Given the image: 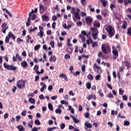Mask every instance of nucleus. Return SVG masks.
<instances>
[{
	"instance_id": "f257e3e1",
	"label": "nucleus",
	"mask_w": 131,
	"mask_h": 131,
	"mask_svg": "<svg viewBox=\"0 0 131 131\" xmlns=\"http://www.w3.org/2000/svg\"><path fill=\"white\" fill-rule=\"evenodd\" d=\"M71 13L73 15V18L74 21H76V19L80 20V15H79V12H80V9L76 7H72L70 6H68L67 7V10L69 11L71 10Z\"/></svg>"
},
{
	"instance_id": "f03ea898",
	"label": "nucleus",
	"mask_w": 131,
	"mask_h": 131,
	"mask_svg": "<svg viewBox=\"0 0 131 131\" xmlns=\"http://www.w3.org/2000/svg\"><path fill=\"white\" fill-rule=\"evenodd\" d=\"M105 30L108 32L110 37H112L114 36V34H115V31L113 27H112L111 25L107 26Z\"/></svg>"
},
{
	"instance_id": "7ed1b4c3",
	"label": "nucleus",
	"mask_w": 131,
	"mask_h": 131,
	"mask_svg": "<svg viewBox=\"0 0 131 131\" xmlns=\"http://www.w3.org/2000/svg\"><path fill=\"white\" fill-rule=\"evenodd\" d=\"M90 29L91 31H93L92 33V35L93 36L94 39H97V38H98V36H97V35H98V33H99L98 30L94 28H91Z\"/></svg>"
},
{
	"instance_id": "20e7f679",
	"label": "nucleus",
	"mask_w": 131,
	"mask_h": 131,
	"mask_svg": "<svg viewBox=\"0 0 131 131\" xmlns=\"http://www.w3.org/2000/svg\"><path fill=\"white\" fill-rule=\"evenodd\" d=\"M101 50L104 54H107V50L110 51V46L108 44H102L101 46Z\"/></svg>"
},
{
	"instance_id": "39448f33",
	"label": "nucleus",
	"mask_w": 131,
	"mask_h": 131,
	"mask_svg": "<svg viewBox=\"0 0 131 131\" xmlns=\"http://www.w3.org/2000/svg\"><path fill=\"white\" fill-rule=\"evenodd\" d=\"M17 85L18 89H24L25 88V82H24V80H19L17 82Z\"/></svg>"
},
{
	"instance_id": "423d86ee",
	"label": "nucleus",
	"mask_w": 131,
	"mask_h": 131,
	"mask_svg": "<svg viewBox=\"0 0 131 131\" xmlns=\"http://www.w3.org/2000/svg\"><path fill=\"white\" fill-rule=\"evenodd\" d=\"M4 67L7 70H16L17 69V67L14 66L7 65L6 62L4 63Z\"/></svg>"
},
{
	"instance_id": "0eeeda50",
	"label": "nucleus",
	"mask_w": 131,
	"mask_h": 131,
	"mask_svg": "<svg viewBox=\"0 0 131 131\" xmlns=\"http://www.w3.org/2000/svg\"><path fill=\"white\" fill-rule=\"evenodd\" d=\"M93 69L95 72H97L99 74H101L102 73V70H101V68L97 65V63H94L93 66Z\"/></svg>"
},
{
	"instance_id": "6e6552de",
	"label": "nucleus",
	"mask_w": 131,
	"mask_h": 131,
	"mask_svg": "<svg viewBox=\"0 0 131 131\" xmlns=\"http://www.w3.org/2000/svg\"><path fill=\"white\" fill-rule=\"evenodd\" d=\"M7 25L8 24L6 22H5L4 24L2 25L1 27L2 28V32L3 33H6L7 29H8L9 27H7Z\"/></svg>"
},
{
	"instance_id": "1a4fd4ad",
	"label": "nucleus",
	"mask_w": 131,
	"mask_h": 131,
	"mask_svg": "<svg viewBox=\"0 0 131 131\" xmlns=\"http://www.w3.org/2000/svg\"><path fill=\"white\" fill-rule=\"evenodd\" d=\"M88 99V101L90 100H92V99H94V100H96V96L94 94H90L88 97H86Z\"/></svg>"
},
{
	"instance_id": "9d476101",
	"label": "nucleus",
	"mask_w": 131,
	"mask_h": 131,
	"mask_svg": "<svg viewBox=\"0 0 131 131\" xmlns=\"http://www.w3.org/2000/svg\"><path fill=\"white\" fill-rule=\"evenodd\" d=\"M85 20L87 23H92L93 22V18L91 16H86Z\"/></svg>"
},
{
	"instance_id": "9b49d317",
	"label": "nucleus",
	"mask_w": 131,
	"mask_h": 131,
	"mask_svg": "<svg viewBox=\"0 0 131 131\" xmlns=\"http://www.w3.org/2000/svg\"><path fill=\"white\" fill-rule=\"evenodd\" d=\"M112 52L113 54L114 55V59L116 60V59L117 58V57H118V52L116 50H114Z\"/></svg>"
},
{
	"instance_id": "f8f14e48",
	"label": "nucleus",
	"mask_w": 131,
	"mask_h": 131,
	"mask_svg": "<svg viewBox=\"0 0 131 131\" xmlns=\"http://www.w3.org/2000/svg\"><path fill=\"white\" fill-rule=\"evenodd\" d=\"M59 77L61 78V77H63L64 79V80H66V81H67L68 80V78L67 77V76H66V75H65L64 74H60L59 75Z\"/></svg>"
},
{
	"instance_id": "ddd939ff",
	"label": "nucleus",
	"mask_w": 131,
	"mask_h": 131,
	"mask_svg": "<svg viewBox=\"0 0 131 131\" xmlns=\"http://www.w3.org/2000/svg\"><path fill=\"white\" fill-rule=\"evenodd\" d=\"M40 85H42V86L40 89V92H43V90H45V89H47V85L43 82H41Z\"/></svg>"
},
{
	"instance_id": "4468645a",
	"label": "nucleus",
	"mask_w": 131,
	"mask_h": 131,
	"mask_svg": "<svg viewBox=\"0 0 131 131\" xmlns=\"http://www.w3.org/2000/svg\"><path fill=\"white\" fill-rule=\"evenodd\" d=\"M8 36L9 37V38H12V39H13V40H15L16 39V37H15V35L12 33V32H10L8 34Z\"/></svg>"
},
{
	"instance_id": "2eb2a0df",
	"label": "nucleus",
	"mask_w": 131,
	"mask_h": 131,
	"mask_svg": "<svg viewBox=\"0 0 131 131\" xmlns=\"http://www.w3.org/2000/svg\"><path fill=\"white\" fill-rule=\"evenodd\" d=\"M16 128L18 129V131H25V128L21 125L17 126Z\"/></svg>"
},
{
	"instance_id": "dca6fc26",
	"label": "nucleus",
	"mask_w": 131,
	"mask_h": 131,
	"mask_svg": "<svg viewBox=\"0 0 131 131\" xmlns=\"http://www.w3.org/2000/svg\"><path fill=\"white\" fill-rule=\"evenodd\" d=\"M56 56H55L54 55H51V56L50 57V62H56Z\"/></svg>"
},
{
	"instance_id": "f3484780",
	"label": "nucleus",
	"mask_w": 131,
	"mask_h": 131,
	"mask_svg": "<svg viewBox=\"0 0 131 131\" xmlns=\"http://www.w3.org/2000/svg\"><path fill=\"white\" fill-rule=\"evenodd\" d=\"M70 117L72 118L74 122L75 123H78L79 122V120H78L77 119L75 118V117L73 116V115H70Z\"/></svg>"
},
{
	"instance_id": "a211bd4d",
	"label": "nucleus",
	"mask_w": 131,
	"mask_h": 131,
	"mask_svg": "<svg viewBox=\"0 0 131 131\" xmlns=\"http://www.w3.org/2000/svg\"><path fill=\"white\" fill-rule=\"evenodd\" d=\"M100 2L102 3L103 6L104 7H106L107 6V3H108V1L106 0H100Z\"/></svg>"
},
{
	"instance_id": "6ab92c4d",
	"label": "nucleus",
	"mask_w": 131,
	"mask_h": 131,
	"mask_svg": "<svg viewBox=\"0 0 131 131\" xmlns=\"http://www.w3.org/2000/svg\"><path fill=\"white\" fill-rule=\"evenodd\" d=\"M21 66H22V67H27L28 64H27V62H26V61H23V62H21Z\"/></svg>"
},
{
	"instance_id": "aec40b11",
	"label": "nucleus",
	"mask_w": 131,
	"mask_h": 131,
	"mask_svg": "<svg viewBox=\"0 0 131 131\" xmlns=\"http://www.w3.org/2000/svg\"><path fill=\"white\" fill-rule=\"evenodd\" d=\"M33 13H37V8H35L34 11L32 9V11L29 13V16L31 17V14H33Z\"/></svg>"
},
{
	"instance_id": "412c9836",
	"label": "nucleus",
	"mask_w": 131,
	"mask_h": 131,
	"mask_svg": "<svg viewBox=\"0 0 131 131\" xmlns=\"http://www.w3.org/2000/svg\"><path fill=\"white\" fill-rule=\"evenodd\" d=\"M94 26H95V27H97L99 28L100 27V23H99V21H95L93 24Z\"/></svg>"
},
{
	"instance_id": "4be33fe9",
	"label": "nucleus",
	"mask_w": 131,
	"mask_h": 131,
	"mask_svg": "<svg viewBox=\"0 0 131 131\" xmlns=\"http://www.w3.org/2000/svg\"><path fill=\"white\" fill-rule=\"evenodd\" d=\"M84 125L88 127V128H92V124L88 122L84 123Z\"/></svg>"
},
{
	"instance_id": "5701e85b",
	"label": "nucleus",
	"mask_w": 131,
	"mask_h": 131,
	"mask_svg": "<svg viewBox=\"0 0 131 131\" xmlns=\"http://www.w3.org/2000/svg\"><path fill=\"white\" fill-rule=\"evenodd\" d=\"M29 102H30V103L31 104H35V100L32 98H30L29 99Z\"/></svg>"
},
{
	"instance_id": "b1692460",
	"label": "nucleus",
	"mask_w": 131,
	"mask_h": 131,
	"mask_svg": "<svg viewBox=\"0 0 131 131\" xmlns=\"http://www.w3.org/2000/svg\"><path fill=\"white\" fill-rule=\"evenodd\" d=\"M125 6H127L128 4H131V0H123Z\"/></svg>"
},
{
	"instance_id": "393cba45",
	"label": "nucleus",
	"mask_w": 131,
	"mask_h": 131,
	"mask_svg": "<svg viewBox=\"0 0 131 131\" xmlns=\"http://www.w3.org/2000/svg\"><path fill=\"white\" fill-rule=\"evenodd\" d=\"M42 19L43 21H49V17H48L47 15H43L42 17Z\"/></svg>"
},
{
	"instance_id": "a878e982",
	"label": "nucleus",
	"mask_w": 131,
	"mask_h": 131,
	"mask_svg": "<svg viewBox=\"0 0 131 131\" xmlns=\"http://www.w3.org/2000/svg\"><path fill=\"white\" fill-rule=\"evenodd\" d=\"M127 25V23L126 21H124L123 23V25L122 26L123 29H126Z\"/></svg>"
},
{
	"instance_id": "bb28decb",
	"label": "nucleus",
	"mask_w": 131,
	"mask_h": 131,
	"mask_svg": "<svg viewBox=\"0 0 131 131\" xmlns=\"http://www.w3.org/2000/svg\"><path fill=\"white\" fill-rule=\"evenodd\" d=\"M37 35L38 36H40V38H42V37L43 36V32L39 31V32L38 33Z\"/></svg>"
},
{
	"instance_id": "cd10ccee",
	"label": "nucleus",
	"mask_w": 131,
	"mask_h": 131,
	"mask_svg": "<svg viewBox=\"0 0 131 131\" xmlns=\"http://www.w3.org/2000/svg\"><path fill=\"white\" fill-rule=\"evenodd\" d=\"M55 113H56V114H61V113H62V111L60 110V108H57L55 110Z\"/></svg>"
},
{
	"instance_id": "c85d7f7f",
	"label": "nucleus",
	"mask_w": 131,
	"mask_h": 131,
	"mask_svg": "<svg viewBox=\"0 0 131 131\" xmlns=\"http://www.w3.org/2000/svg\"><path fill=\"white\" fill-rule=\"evenodd\" d=\"M80 38H81L82 41H85V37L83 35H79Z\"/></svg>"
},
{
	"instance_id": "c756f323",
	"label": "nucleus",
	"mask_w": 131,
	"mask_h": 131,
	"mask_svg": "<svg viewBox=\"0 0 131 131\" xmlns=\"http://www.w3.org/2000/svg\"><path fill=\"white\" fill-rule=\"evenodd\" d=\"M15 57L19 61H22V57H21V56H20L18 54H16Z\"/></svg>"
},
{
	"instance_id": "7c9ffc66",
	"label": "nucleus",
	"mask_w": 131,
	"mask_h": 131,
	"mask_svg": "<svg viewBox=\"0 0 131 131\" xmlns=\"http://www.w3.org/2000/svg\"><path fill=\"white\" fill-rule=\"evenodd\" d=\"M38 129H40V127H34L33 128H32L31 131H38Z\"/></svg>"
},
{
	"instance_id": "2f4dec72",
	"label": "nucleus",
	"mask_w": 131,
	"mask_h": 131,
	"mask_svg": "<svg viewBox=\"0 0 131 131\" xmlns=\"http://www.w3.org/2000/svg\"><path fill=\"white\" fill-rule=\"evenodd\" d=\"M26 25H27V26H29V25H30V16H29L28 20L26 22Z\"/></svg>"
},
{
	"instance_id": "473e14b6",
	"label": "nucleus",
	"mask_w": 131,
	"mask_h": 131,
	"mask_svg": "<svg viewBox=\"0 0 131 131\" xmlns=\"http://www.w3.org/2000/svg\"><path fill=\"white\" fill-rule=\"evenodd\" d=\"M124 63L126 66L127 67V68H130V63H128V62H127V61H124Z\"/></svg>"
},
{
	"instance_id": "72a5a7b5",
	"label": "nucleus",
	"mask_w": 131,
	"mask_h": 131,
	"mask_svg": "<svg viewBox=\"0 0 131 131\" xmlns=\"http://www.w3.org/2000/svg\"><path fill=\"white\" fill-rule=\"evenodd\" d=\"M88 79H90V80H93L94 79V77H93V75L91 74H89L87 76Z\"/></svg>"
},
{
	"instance_id": "f704fd0d",
	"label": "nucleus",
	"mask_w": 131,
	"mask_h": 131,
	"mask_svg": "<svg viewBox=\"0 0 131 131\" xmlns=\"http://www.w3.org/2000/svg\"><path fill=\"white\" fill-rule=\"evenodd\" d=\"M37 29V27H34L33 29H30L29 30V32H34V31H35V30H36Z\"/></svg>"
},
{
	"instance_id": "c9c22d12",
	"label": "nucleus",
	"mask_w": 131,
	"mask_h": 131,
	"mask_svg": "<svg viewBox=\"0 0 131 131\" xmlns=\"http://www.w3.org/2000/svg\"><path fill=\"white\" fill-rule=\"evenodd\" d=\"M86 86L88 90H90L91 88H92V86L91 85V83L90 82H88L86 83Z\"/></svg>"
},
{
	"instance_id": "e433bc0d",
	"label": "nucleus",
	"mask_w": 131,
	"mask_h": 131,
	"mask_svg": "<svg viewBox=\"0 0 131 131\" xmlns=\"http://www.w3.org/2000/svg\"><path fill=\"white\" fill-rule=\"evenodd\" d=\"M127 34H128V35H129V36H131V28H128Z\"/></svg>"
},
{
	"instance_id": "4c0bfd02",
	"label": "nucleus",
	"mask_w": 131,
	"mask_h": 131,
	"mask_svg": "<svg viewBox=\"0 0 131 131\" xmlns=\"http://www.w3.org/2000/svg\"><path fill=\"white\" fill-rule=\"evenodd\" d=\"M35 124H36L37 125H40V122L39 121V120L36 119L35 120Z\"/></svg>"
},
{
	"instance_id": "58836bf2",
	"label": "nucleus",
	"mask_w": 131,
	"mask_h": 131,
	"mask_svg": "<svg viewBox=\"0 0 131 131\" xmlns=\"http://www.w3.org/2000/svg\"><path fill=\"white\" fill-rule=\"evenodd\" d=\"M129 124L130 123L128 122V121L125 120L124 121V125L127 126L129 125Z\"/></svg>"
},
{
	"instance_id": "ea45409f",
	"label": "nucleus",
	"mask_w": 131,
	"mask_h": 131,
	"mask_svg": "<svg viewBox=\"0 0 131 131\" xmlns=\"http://www.w3.org/2000/svg\"><path fill=\"white\" fill-rule=\"evenodd\" d=\"M60 103L62 104H65L66 105H68V102L66 101V100H61Z\"/></svg>"
},
{
	"instance_id": "a19ab883",
	"label": "nucleus",
	"mask_w": 131,
	"mask_h": 131,
	"mask_svg": "<svg viewBox=\"0 0 131 131\" xmlns=\"http://www.w3.org/2000/svg\"><path fill=\"white\" fill-rule=\"evenodd\" d=\"M50 45L52 48H55V42L53 41H51Z\"/></svg>"
},
{
	"instance_id": "79ce46f5",
	"label": "nucleus",
	"mask_w": 131,
	"mask_h": 131,
	"mask_svg": "<svg viewBox=\"0 0 131 131\" xmlns=\"http://www.w3.org/2000/svg\"><path fill=\"white\" fill-rule=\"evenodd\" d=\"M10 40V37L9 36H7L6 37V38H5V42L6 43H8V42H9Z\"/></svg>"
},
{
	"instance_id": "37998d69",
	"label": "nucleus",
	"mask_w": 131,
	"mask_h": 131,
	"mask_svg": "<svg viewBox=\"0 0 131 131\" xmlns=\"http://www.w3.org/2000/svg\"><path fill=\"white\" fill-rule=\"evenodd\" d=\"M86 0H81V3L82 6H85L86 5Z\"/></svg>"
},
{
	"instance_id": "c03bdc74",
	"label": "nucleus",
	"mask_w": 131,
	"mask_h": 131,
	"mask_svg": "<svg viewBox=\"0 0 131 131\" xmlns=\"http://www.w3.org/2000/svg\"><path fill=\"white\" fill-rule=\"evenodd\" d=\"M31 18L32 19V20H35V19H36V15L34 14H31Z\"/></svg>"
},
{
	"instance_id": "a18cd8bd",
	"label": "nucleus",
	"mask_w": 131,
	"mask_h": 131,
	"mask_svg": "<svg viewBox=\"0 0 131 131\" xmlns=\"http://www.w3.org/2000/svg\"><path fill=\"white\" fill-rule=\"evenodd\" d=\"M39 48H40V45H38L35 46L34 47V50L35 51H37V50H38V49H39Z\"/></svg>"
},
{
	"instance_id": "49530a36",
	"label": "nucleus",
	"mask_w": 131,
	"mask_h": 131,
	"mask_svg": "<svg viewBox=\"0 0 131 131\" xmlns=\"http://www.w3.org/2000/svg\"><path fill=\"white\" fill-rule=\"evenodd\" d=\"M98 94H99L100 96H101V97H103V96H104V94H103V93H102V90H99L98 91Z\"/></svg>"
},
{
	"instance_id": "de8ad7c7",
	"label": "nucleus",
	"mask_w": 131,
	"mask_h": 131,
	"mask_svg": "<svg viewBox=\"0 0 131 131\" xmlns=\"http://www.w3.org/2000/svg\"><path fill=\"white\" fill-rule=\"evenodd\" d=\"M48 107L50 110H53V105L51 103H48Z\"/></svg>"
},
{
	"instance_id": "09e8293b",
	"label": "nucleus",
	"mask_w": 131,
	"mask_h": 131,
	"mask_svg": "<svg viewBox=\"0 0 131 131\" xmlns=\"http://www.w3.org/2000/svg\"><path fill=\"white\" fill-rule=\"evenodd\" d=\"M39 98L40 99V100H45V96H43V95L41 94L39 96Z\"/></svg>"
},
{
	"instance_id": "8fccbe9b",
	"label": "nucleus",
	"mask_w": 131,
	"mask_h": 131,
	"mask_svg": "<svg viewBox=\"0 0 131 131\" xmlns=\"http://www.w3.org/2000/svg\"><path fill=\"white\" fill-rule=\"evenodd\" d=\"M21 115H22V116H26V111H23L21 113Z\"/></svg>"
},
{
	"instance_id": "3c124183",
	"label": "nucleus",
	"mask_w": 131,
	"mask_h": 131,
	"mask_svg": "<svg viewBox=\"0 0 131 131\" xmlns=\"http://www.w3.org/2000/svg\"><path fill=\"white\" fill-rule=\"evenodd\" d=\"M100 77H101V75H97L95 76V79L96 80H99V79H100Z\"/></svg>"
},
{
	"instance_id": "603ef678",
	"label": "nucleus",
	"mask_w": 131,
	"mask_h": 131,
	"mask_svg": "<svg viewBox=\"0 0 131 131\" xmlns=\"http://www.w3.org/2000/svg\"><path fill=\"white\" fill-rule=\"evenodd\" d=\"M53 129H56V127H51V128H48L47 129L48 131H52L53 130Z\"/></svg>"
},
{
	"instance_id": "864d4df0",
	"label": "nucleus",
	"mask_w": 131,
	"mask_h": 131,
	"mask_svg": "<svg viewBox=\"0 0 131 131\" xmlns=\"http://www.w3.org/2000/svg\"><path fill=\"white\" fill-rule=\"evenodd\" d=\"M81 17H84L85 16H86V13L84 12H81Z\"/></svg>"
},
{
	"instance_id": "5fc2aeb1",
	"label": "nucleus",
	"mask_w": 131,
	"mask_h": 131,
	"mask_svg": "<svg viewBox=\"0 0 131 131\" xmlns=\"http://www.w3.org/2000/svg\"><path fill=\"white\" fill-rule=\"evenodd\" d=\"M77 26H81L82 25V23L81 21H78L76 23Z\"/></svg>"
},
{
	"instance_id": "6e6d98bb",
	"label": "nucleus",
	"mask_w": 131,
	"mask_h": 131,
	"mask_svg": "<svg viewBox=\"0 0 131 131\" xmlns=\"http://www.w3.org/2000/svg\"><path fill=\"white\" fill-rule=\"evenodd\" d=\"M110 8H111V10H113L114 8H116L115 5H114V4H111V5H110Z\"/></svg>"
},
{
	"instance_id": "4d7b16f0",
	"label": "nucleus",
	"mask_w": 131,
	"mask_h": 131,
	"mask_svg": "<svg viewBox=\"0 0 131 131\" xmlns=\"http://www.w3.org/2000/svg\"><path fill=\"white\" fill-rule=\"evenodd\" d=\"M84 115L86 118H89V117H90V114L89 113H85Z\"/></svg>"
},
{
	"instance_id": "13d9d810",
	"label": "nucleus",
	"mask_w": 131,
	"mask_h": 131,
	"mask_svg": "<svg viewBox=\"0 0 131 131\" xmlns=\"http://www.w3.org/2000/svg\"><path fill=\"white\" fill-rule=\"evenodd\" d=\"M96 46H98V43H97V42H93L92 43L93 48H95V47H96Z\"/></svg>"
},
{
	"instance_id": "bf43d9fd",
	"label": "nucleus",
	"mask_w": 131,
	"mask_h": 131,
	"mask_svg": "<svg viewBox=\"0 0 131 131\" xmlns=\"http://www.w3.org/2000/svg\"><path fill=\"white\" fill-rule=\"evenodd\" d=\"M122 98H123V100H124V101H127V97L126 96V95L123 96Z\"/></svg>"
},
{
	"instance_id": "052dcab7",
	"label": "nucleus",
	"mask_w": 131,
	"mask_h": 131,
	"mask_svg": "<svg viewBox=\"0 0 131 131\" xmlns=\"http://www.w3.org/2000/svg\"><path fill=\"white\" fill-rule=\"evenodd\" d=\"M64 127H65V124L61 123V126H60L61 129H64Z\"/></svg>"
},
{
	"instance_id": "680f3d73",
	"label": "nucleus",
	"mask_w": 131,
	"mask_h": 131,
	"mask_svg": "<svg viewBox=\"0 0 131 131\" xmlns=\"http://www.w3.org/2000/svg\"><path fill=\"white\" fill-rule=\"evenodd\" d=\"M108 98H113V95H112V93H110L108 95L106 96Z\"/></svg>"
},
{
	"instance_id": "e2e57ef3",
	"label": "nucleus",
	"mask_w": 131,
	"mask_h": 131,
	"mask_svg": "<svg viewBox=\"0 0 131 131\" xmlns=\"http://www.w3.org/2000/svg\"><path fill=\"white\" fill-rule=\"evenodd\" d=\"M38 70V66L35 65V66L34 67V70H35V71H36Z\"/></svg>"
},
{
	"instance_id": "0e129e2a",
	"label": "nucleus",
	"mask_w": 131,
	"mask_h": 131,
	"mask_svg": "<svg viewBox=\"0 0 131 131\" xmlns=\"http://www.w3.org/2000/svg\"><path fill=\"white\" fill-rule=\"evenodd\" d=\"M28 126H29V127H30V128H32V122H30L28 124Z\"/></svg>"
},
{
	"instance_id": "69168bd1",
	"label": "nucleus",
	"mask_w": 131,
	"mask_h": 131,
	"mask_svg": "<svg viewBox=\"0 0 131 131\" xmlns=\"http://www.w3.org/2000/svg\"><path fill=\"white\" fill-rule=\"evenodd\" d=\"M53 29H55L56 26V22H53L52 25Z\"/></svg>"
},
{
	"instance_id": "338daca9",
	"label": "nucleus",
	"mask_w": 131,
	"mask_h": 131,
	"mask_svg": "<svg viewBox=\"0 0 131 131\" xmlns=\"http://www.w3.org/2000/svg\"><path fill=\"white\" fill-rule=\"evenodd\" d=\"M48 91H52L53 90V85H50L48 86Z\"/></svg>"
},
{
	"instance_id": "774afa93",
	"label": "nucleus",
	"mask_w": 131,
	"mask_h": 131,
	"mask_svg": "<svg viewBox=\"0 0 131 131\" xmlns=\"http://www.w3.org/2000/svg\"><path fill=\"white\" fill-rule=\"evenodd\" d=\"M57 98V96H52L51 97V100H56Z\"/></svg>"
}]
</instances>
